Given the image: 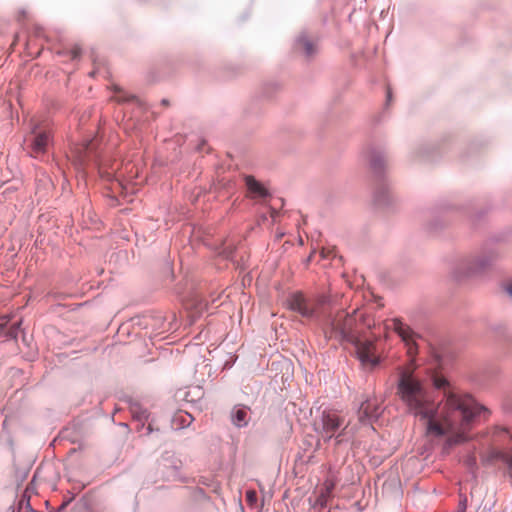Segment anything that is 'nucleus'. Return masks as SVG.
I'll return each mask as SVG.
<instances>
[{
    "label": "nucleus",
    "instance_id": "nucleus-17",
    "mask_svg": "<svg viewBox=\"0 0 512 512\" xmlns=\"http://www.w3.org/2000/svg\"><path fill=\"white\" fill-rule=\"evenodd\" d=\"M335 487V483L331 480H326L324 483V488L322 489L321 493L326 494L327 497H330L333 489Z\"/></svg>",
    "mask_w": 512,
    "mask_h": 512
},
{
    "label": "nucleus",
    "instance_id": "nucleus-20",
    "mask_svg": "<svg viewBox=\"0 0 512 512\" xmlns=\"http://www.w3.org/2000/svg\"><path fill=\"white\" fill-rule=\"evenodd\" d=\"M329 497L326 496V494L324 493H320V495L318 496V499L316 501V503L320 506H325L326 505V502H327V499Z\"/></svg>",
    "mask_w": 512,
    "mask_h": 512
},
{
    "label": "nucleus",
    "instance_id": "nucleus-13",
    "mask_svg": "<svg viewBox=\"0 0 512 512\" xmlns=\"http://www.w3.org/2000/svg\"><path fill=\"white\" fill-rule=\"evenodd\" d=\"M245 182L251 197L266 198L269 196V191L266 189V187L257 181L253 176H246Z\"/></svg>",
    "mask_w": 512,
    "mask_h": 512
},
{
    "label": "nucleus",
    "instance_id": "nucleus-18",
    "mask_svg": "<svg viewBox=\"0 0 512 512\" xmlns=\"http://www.w3.org/2000/svg\"><path fill=\"white\" fill-rule=\"evenodd\" d=\"M24 505L29 512H35V510L30 505L29 499H26L25 496H23L20 500V508Z\"/></svg>",
    "mask_w": 512,
    "mask_h": 512
},
{
    "label": "nucleus",
    "instance_id": "nucleus-16",
    "mask_svg": "<svg viewBox=\"0 0 512 512\" xmlns=\"http://www.w3.org/2000/svg\"><path fill=\"white\" fill-rule=\"evenodd\" d=\"M374 201L377 205H388L390 203V189L387 185L383 184L377 190L374 194Z\"/></svg>",
    "mask_w": 512,
    "mask_h": 512
},
{
    "label": "nucleus",
    "instance_id": "nucleus-28",
    "mask_svg": "<svg viewBox=\"0 0 512 512\" xmlns=\"http://www.w3.org/2000/svg\"><path fill=\"white\" fill-rule=\"evenodd\" d=\"M160 322H161V318H158V320H157V325H154V326H153V328H154V329H158V328H160Z\"/></svg>",
    "mask_w": 512,
    "mask_h": 512
},
{
    "label": "nucleus",
    "instance_id": "nucleus-3",
    "mask_svg": "<svg viewBox=\"0 0 512 512\" xmlns=\"http://www.w3.org/2000/svg\"><path fill=\"white\" fill-rule=\"evenodd\" d=\"M501 253L493 245H485L481 249L460 257L454 264L453 274L457 279L478 277L491 271Z\"/></svg>",
    "mask_w": 512,
    "mask_h": 512
},
{
    "label": "nucleus",
    "instance_id": "nucleus-22",
    "mask_svg": "<svg viewBox=\"0 0 512 512\" xmlns=\"http://www.w3.org/2000/svg\"><path fill=\"white\" fill-rule=\"evenodd\" d=\"M154 431V428H153V423L152 421L148 423V426L146 428V435H149L151 434L152 432Z\"/></svg>",
    "mask_w": 512,
    "mask_h": 512
},
{
    "label": "nucleus",
    "instance_id": "nucleus-5",
    "mask_svg": "<svg viewBox=\"0 0 512 512\" xmlns=\"http://www.w3.org/2000/svg\"><path fill=\"white\" fill-rule=\"evenodd\" d=\"M356 313L357 309L351 314L344 312L338 313L330 322L331 330L335 336L350 344L358 343V340L361 339L355 330L357 319L354 315Z\"/></svg>",
    "mask_w": 512,
    "mask_h": 512
},
{
    "label": "nucleus",
    "instance_id": "nucleus-29",
    "mask_svg": "<svg viewBox=\"0 0 512 512\" xmlns=\"http://www.w3.org/2000/svg\"><path fill=\"white\" fill-rule=\"evenodd\" d=\"M196 392L198 393L199 396L202 395V392H201V390L199 388H196Z\"/></svg>",
    "mask_w": 512,
    "mask_h": 512
},
{
    "label": "nucleus",
    "instance_id": "nucleus-26",
    "mask_svg": "<svg viewBox=\"0 0 512 512\" xmlns=\"http://www.w3.org/2000/svg\"><path fill=\"white\" fill-rule=\"evenodd\" d=\"M128 100H129L128 98H124L121 96L117 97V101H119V102H124V101H128Z\"/></svg>",
    "mask_w": 512,
    "mask_h": 512
},
{
    "label": "nucleus",
    "instance_id": "nucleus-11",
    "mask_svg": "<svg viewBox=\"0 0 512 512\" xmlns=\"http://www.w3.org/2000/svg\"><path fill=\"white\" fill-rule=\"evenodd\" d=\"M288 306L292 311L299 313L303 317L310 318L314 315V309L307 305L301 294H292L288 298Z\"/></svg>",
    "mask_w": 512,
    "mask_h": 512
},
{
    "label": "nucleus",
    "instance_id": "nucleus-15",
    "mask_svg": "<svg viewBox=\"0 0 512 512\" xmlns=\"http://www.w3.org/2000/svg\"><path fill=\"white\" fill-rule=\"evenodd\" d=\"M130 412L132 414V417L134 420L139 422L138 430L142 429L144 427V422L149 420L150 413L148 410L144 407H142L140 404L134 402L130 405Z\"/></svg>",
    "mask_w": 512,
    "mask_h": 512
},
{
    "label": "nucleus",
    "instance_id": "nucleus-2",
    "mask_svg": "<svg viewBox=\"0 0 512 512\" xmlns=\"http://www.w3.org/2000/svg\"><path fill=\"white\" fill-rule=\"evenodd\" d=\"M397 395L415 417L427 418L434 413V405L423 382L413 373L402 371L397 382Z\"/></svg>",
    "mask_w": 512,
    "mask_h": 512
},
{
    "label": "nucleus",
    "instance_id": "nucleus-6",
    "mask_svg": "<svg viewBox=\"0 0 512 512\" xmlns=\"http://www.w3.org/2000/svg\"><path fill=\"white\" fill-rule=\"evenodd\" d=\"M361 365L373 369L380 363L379 357L374 354V343L371 340L359 339L358 343H352Z\"/></svg>",
    "mask_w": 512,
    "mask_h": 512
},
{
    "label": "nucleus",
    "instance_id": "nucleus-25",
    "mask_svg": "<svg viewBox=\"0 0 512 512\" xmlns=\"http://www.w3.org/2000/svg\"><path fill=\"white\" fill-rule=\"evenodd\" d=\"M79 57V52L78 50H73L72 51V59H77Z\"/></svg>",
    "mask_w": 512,
    "mask_h": 512
},
{
    "label": "nucleus",
    "instance_id": "nucleus-12",
    "mask_svg": "<svg viewBox=\"0 0 512 512\" xmlns=\"http://www.w3.org/2000/svg\"><path fill=\"white\" fill-rule=\"evenodd\" d=\"M232 424L237 428H243L248 425L251 420V412L247 406L236 405L230 413Z\"/></svg>",
    "mask_w": 512,
    "mask_h": 512
},
{
    "label": "nucleus",
    "instance_id": "nucleus-8",
    "mask_svg": "<svg viewBox=\"0 0 512 512\" xmlns=\"http://www.w3.org/2000/svg\"><path fill=\"white\" fill-rule=\"evenodd\" d=\"M392 328L399 335L405 345L408 347V352L410 354L416 352L417 344H416V334L411 328L405 325L398 319H394L392 323Z\"/></svg>",
    "mask_w": 512,
    "mask_h": 512
},
{
    "label": "nucleus",
    "instance_id": "nucleus-23",
    "mask_svg": "<svg viewBox=\"0 0 512 512\" xmlns=\"http://www.w3.org/2000/svg\"><path fill=\"white\" fill-rule=\"evenodd\" d=\"M505 291L512 298V284L507 285Z\"/></svg>",
    "mask_w": 512,
    "mask_h": 512
},
{
    "label": "nucleus",
    "instance_id": "nucleus-1",
    "mask_svg": "<svg viewBox=\"0 0 512 512\" xmlns=\"http://www.w3.org/2000/svg\"><path fill=\"white\" fill-rule=\"evenodd\" d=\"M432 382L436 389L443 390L444 398L438 407L434 406L431 417L420 418L427 422V434L442 437L449 431L459 430L447 439L446 446L451 447L468 441L469 437L466 433L468 427L475 417L486 409L470 395L452 391L445 377L435 375Z\"/></svg>",
    "mask_w": 512,
    "mask_h": 512
},
{
    "label": "nucleus",
    "instance_id": "nucleus-9",
    "mask_svg": "<svg viewBox=\"0 0 512 512\" xmlns=\"http://www.w3.org/2000/svg\"><path fill=\"white\" fill-rule=\"evenodd\" d=\"M29 141L33 153L43 154L46 152L51 142V136L49 132L39 130L37 127H34L32 129V136Z\"/></svg>",
    "mask_w": 512,
    "mask_h": 512
},
{
    "label": "nucleus",
    "instance_id": "nucleus-33",
    "mask_svg": "<svg viewBox=\"0 0 512 512\" xmlns=\"http://www.w3.org/2000/svg\"><path fill=\"white\" fill-rule=\"evenodd\" d=\"M459 512H465V506Z\"/></svg>",
    "mask_w": 512,
    "mask_h": 512
},
{
    "label": "nucleus",
    "instance_id": "nucleus-32",
    "mask_svg": "<svg viewBox=\"0 0 512 512\" xmlns=\"http://www.w3.org/2000/svg\"><path fill=\"white\" fill-rule=\"evenodd\" d=\"M162 103L166 105V104H167V100H166V99H163V100H162Z\"/></svg>",
    "mask_w": 512,
    "mask_h": 512
},
{
    "label": "nucleus",
    "instance_id": "nucleus-10",
    "mask_svg": "<svg viewBox=\"0 0 512 512\" xmlns=\"http://www.w3.org/2000/svg\"><path fill=\"white\" fill-rule=\"evenodd\" d=\"M371 170L378 176L382 175L385 171L386 161L384 152L374 147H370L365 155Z\"/></svg>",
    "mask_w": 512,
    "mask_h": 512
},
{
    "label": "nucleus",
    "instance_id": "nucleus-27",
    "mask_svg": "<svg viewBox=\"0 0 512 512\" xmlns=\"http://www.w3.org/2000/svg\"><path fill=\"white\" fill-rule=\"evenodd\" d=\"M66 505H67L66 502L62 503L61 506L58 508L57 512L62 511L65 508Z\"/></svg>",
    "mask_w": 512,
    "mask_h": 512
},
{
    "label": "nucleus",
    "instance_id": "nucleus-24",
    "mask_svg": "<svg viewBox=\"0 0 512 512\" xmlns=\"http://www.w3.org/2000/svg\"><path fill=\"white\" fill-rule=\"evenodd\" d=\"M467 464H468L470 467H472L473 465H475V464H476L475 459H474V458H472V457H469V458L467 459Z\"/></svg>",
    "mask_w": 512,
    "mask_h": 512
},
{
    "label": "nucleus",
    "instance_id": "nucleus-34",
    "mask_svg": "<svg viewBox=\"0 0 512 512\" xmlns=\"http://www.w3.org/2000/svg\"><path fill=\"white\" fill-rule=\"evenodd\" d=\"M510 468L512 469V462L510 463Z\"/></svg>",
    "mask_w": 512,
    "mask_h": 512
},
{
    "label": "nucleus",
    "instance_id": "nucleus-21",
    "mask_svg": "<svg viewBox=\"0 0 512 512\" xmlns=\"http://www.w3.org/2000/svg\"><path fill=\"white\" fill-rule=\"evenodd\" d=\"M247 500L252 503L256 500V493L254 491H247L246 493Z\"/></svg>",
    "mask_w": 512,
    "mask_h": 512
},
{
    "label": "nucleus",
    "instance_id": "nucleus-7",
    "mask_svg": "<svg viewBox=\"0 0 512 512\" xmlns=\"http://www.w3.org/2000/svg\"><path fill=\"white\" fill-rule=\"evenodd\" d=\"M381 415V408L376 402L369 399L361 402L358 411L357 419L361 426L371 425Z\"/></svg>",
    "mask_w": 512,
    "mask_h": 512
},
{
    "label": "nucleus",
    "instance_id": "nucleus-30",
    "mask_svg": "<svg viewBox=\"0 0 512 512\" xmlns=\"http://www.w3.org/2000/svg\"><path fill=\"white\" fill-rule=\"evenodd\" d=\"M148 321H149V319H145V322H146V323H145V325H144V328H148Z\"/></svg>",
    "mask_w": 512,
    "mask_h": 512
},
{
    "label": "nucleus",
    "instance_id": "nucleus-19",
    "mask_svg": "<svg viewBox=\"0 0 512 512\" xmlns=\"http://www.w3.org/2000/svg\"><path fill=\"white\" fill-rule=\"evenodd\" d=\"M20 324L21 322H17L15 323L12 327H11V330L9 332V335L12 337V338H16L17 337V331L20 327Z\"/></svg>",
    "mask_w": 512,
    "mask_h": 512
},
{
    "label": "nucleus",
    "instance_id": "nucleus-4",
    "mask_svg": "<svg viewBox=\"0 0 512 512\" xmlns=\"http://www.w3.org/2000/svg\"><path fill=\"white\" fill-rule=\"evenodd\" d=\"M315 430L325 442L334 439V446L347 447L352 441L357 427L352 421L344 422L334 411H323L319 420L315 422Z\"/></svg>",
    "mask_w": 512,
    "mask_h": 512
},
{
    "label": "nucleus",
    "instance_id": "nucleus-14",
    "mask_svg": "<svg viewBox=\"0 0 512 512\" xmlns=\"http://www.w3.org/2000/svg\"><path fill=\"white\" fill-rule=\"evenodd\" d=\"M296 49L301 50L306 57H312L316 54V46L309 40L305 33H301L295 41Z\"/></svg>",
    "mask_w": 512,
    "mask_h": 512
},
{
    "label": "nucleus",
    "instance_id": "nucleus-31",
    "mask_svg": "<svg viewBox=\"0 0 512 512\" xmlns=\"http://www.w3.org/2000/svg\"><path fill=\"white\" fill-rule=\"evenodd\" d=\"M387 98H388V100H390V99H391V93H390V92H388V94H387Z\"/></svg>",
    "mask_w": 512,
    "mask_h": 512
}]
</instances>
